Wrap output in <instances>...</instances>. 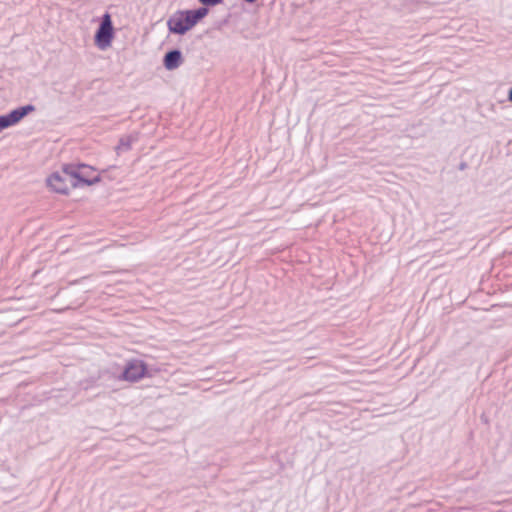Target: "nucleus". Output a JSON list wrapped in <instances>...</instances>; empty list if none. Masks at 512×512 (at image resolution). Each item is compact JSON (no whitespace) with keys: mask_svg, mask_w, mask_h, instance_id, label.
Instances as JSON below:
<instances>
[{"mask_svg":"<svg viewBox=\"0 0 512 512\" xmlns=\"http://www.w3.org/2000/svg\"><path fill=\"white\" fill-rule=\"evenodd\" d=\"M108 381H115V372L111 369H101L96 375H91L79 382L82 390H89L96 387L105 386Z\"/></svg>","mask_w":512,"mask_h":512,"instance_id":"obj_5","label":"nucleus"},{"mask_svg":"<svg viewBox=\"0 0 512 512\" xmlns=\"http://www.w3.org/2000/svg\"><path fill=\"white\" fill-rule=\"evenodd\" d=\"M245 1H246V2H248V3H252V2H254L255 0H245Z\"/></svg>","mask_w":512,"mask_h":512,"instance_id":"obj_16","label":"nucleus"},{"mask_svg":"<svg viewBox=\"0 0 512 512\" xmlns=\"http://www.w3.org/2000/svg\"><path fill=\"white\" fill-rule=\"evenodd\" d=\"M96 32H112V22L109 14H105Z\"/></svg>","mask_w":512,"mask_h":512,"instance_id":"obj_11","label":"nucleus"},{"mask_svg":"<svg viewBox=\"0 0 512 512\" xmlns=\"http://www.w3.org/2000/svg\"><path fill=\"white\" fill-rule=\"evenodd\" d=\"M36 111L32 103L20 105L10 111L0 114V132L19 124L25 117Z\"/></svg>","mask_w":512,"mask_h":512,"instance_id":"obj_4","label":"nucleus"},{"mask_svg":"<svg viewBox=\"0 0 512 512\" xmlns=\"http://www.w3.org/2000/svg\"><path fill=\"white\" fill-rule=\"evenodd\" d=\"M81 168L91 169V165L79 160L61 164V170L68 177L70 187L73 189L89 187L91 183L90 180L83 177Z\"/></svg>","mask_w":512,"mask_h":512,"instance_id":"obj_3","label":"nucleus"},{"mask_svg":"<svg viewBox=\"0 0 512 512\" xmlns=\"http://www.w3.org/2000/svg\"><path fill=\"white\" fill-rule=\"evenodd\" d=\"M202 5L215 6L220 4L223 0H198Z\"/></svg>","mask_w":512,"mask_h":512,"instance_id":"obj_12","label":"nucleus"},{"mask_svg":"<svg viewBox=\"0 0 512 512\" xmlns=\"http://www.w3.org/2000/svg\"><path fill=\"white\" fill-rule=\"evenodd\" d=\"M467 167H468V164L465 161L460 162L458 165V169L461 171L465 170Z\"/></svg>","mask_w":512,"mask_h":512,"instance_id":"obj_14","label":"nucleus"},{"mask_svg":"<svg viewBox=\"0 0 512 512\" xmlns=\"http://www.w3.org/2000/svg\"><path fill=\"white\" fill-rule=\"evenodd\" d=\"M208 12L209 10L206 7L174 12L167 21L169 32H187L193 29L198 22L207 16Z\"/></svg>","mask_w":512,"mask_h":512,"instance_id":"obj_2","label":"nucleus"},{"mask_svg":"<svg viewBox=\"0 0 512 512\" xmlns=\"http://www.w3.org/2000/svg\"><path fill=\"white\" fill-rule=\"evenodd\" d=\"M96 171H97V168L92 165H91V169H84V168L82 169L81 168V174L84 175L83 177L91 181V183L89 184V187L99 184L102 181L101 173L94 174Z\"/></svg>","mask_w":512,"mask_h":512,"instance_id":"obj_10","label":"nucleus"},{"mask_svg":"<svg viewBox=\"0 0 512 512\" xmlns=\"http://www.w3.org/2000/svg\"><path fill=\"white\" fill-rule=\"evenodd\" d=\"M116 34H94L95 46L104 51L111 47Z\"/></svg>","mask_w":512,"mask_h":512,"instance_id":"obj_9","label":"nucleus"},{"mask_svg":"<svg viewBox=\"0 0 512 512\" xmlns=\"http://www.w3.org/2000/svg\"><path fill=\"white\" fill-rule=\"evenodd\" d=\"M314 45L316 46L315 49L309 54L310 57L314 56L317 52H320L322 50V47L320 44H318L317 41H314Z\"/></svg>","mask_w":512,"mask_h":512,"instance_id":"obj_13","label":"nucleus"},{"mask_svg":"<svg viewBox=\"0 0 512 512\" xmlns=\"http://www.w3.org/2000/svg\"><path fill=\"white\" fill-rule=\"evenodd\" d=\"M507 100L512 103V86L508 90Z\"/></svg>","mask_w":512,"mask_h":512,"instance_id":"obj_15","label":"nucleus"},{"mask_svg":"<svg viewBox=\"0 0 512 512\" xmlns=\"http://www.w3.org/2000/svg\"><path fill=\"white\" fill-rule=\"evenodd\" d=\"M138 139L137 134H126L119 138L118 144L115 147L117 154L131 150L133 142Z\"/></svg>","mask_w":512,"mask_h":512,"instance_id":"obj_8","label":"nucleus"},{"mask_svg":"<svg viewBox=\"0 0 512 512\" xmlns=\"http://www.w3.org/2000/svg\"><path fill=\"white\" fill-rule=\"evenodd\" d=\"M68 183V177L62 172L61 169L59 171L52 172L46 178V184L49 189L61 195H69L70 186Z\"/></svg>","mask_w":512,"mask_h":512,"instance_id":"obj_6","label":"nucleus"},{"mask_svg":"<svg viewBox=\"0 0 512 512\" xmlns=\"http://www.w3.org/2000/svg\"><path fill=\"white\" fill-rule=\"evenodd\" d=\"M183 62V53L179 48L168 49L162 58V65L167 71H173L179 68Z\"/></svg>","mask_w":512,"mask_h":512,"instance_id":"obj_7","label":"nucleus"},{"mask_svg":"<svg viewBox=\"0 0 512 512\" xmlns=\"http://www.w3.org/2000/svg\"><path fill=\"white\" fill-rule=\"evenodd\" d=\"M156 365L149 364L139 358L125 360V363L119 373H115V381L128 383H138L146 378H153L160 372Z\"/></svg>","mask_w":512,"mask_h":512,"instance_id":"obj_1","label":"nucleus"},{"mask_svg":"<svg viewBox=\"0 0 512 512\" xmlns=\"http://www.w3.org/2000/svg\"><path fill=\"white\" fill-rule=\"evenodd\" d=\"M294 41H304L303 39L294 38Z\"/></svg>","mask_w":512,"mask_h":512,"instance_id":"obj_17","label":"nucleus"}]
</instances>
